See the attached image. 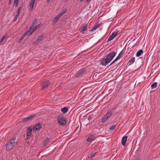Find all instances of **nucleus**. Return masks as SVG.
Returning a JSON list of instances; mask_svg holds the SVG:
<instances>
[{
    "label": "nucleus",
    "mask_w": 160,
    "mask_h": 160,
    "mask_svg": "<svg viewBox=\"0 0 160 160\" xmlns=\"http://www.w3.org/2000/svg\"><path fill=\"white\" fill-rule=\"evenodd\" d=\"M37 115V114L36 113H34L33 114L30 115H29L28 117L23 118L22 119V122H24L30 120L33 118Z\"/></svg>",
    "instance_id": "obj_5"
},
{
    "label": "nucleus",
    "mask_w": 160,
    "mask_h": 160,
    "mask_svg": "<svg viewBox=\"0 0 160 160\" xmlns=\"http://www.w3.org/2000/svg\"><path fill=\"white\" fill-rule=\"evenodd\" d=\"M19 0H14V4L16 5V6H17L18 5V2Z\"/></svg>",
    "instance_id": "obj_30"
},
{
    "label": "nucleus",
    "mask_w": 160,
    "mask_h": 160,
    "mask_svg": "<svg viewBox=\"0 0 160 160\" xmlns=\"http://www.w3.org/2000/svg\"><path fill=\"white\" fill-rule=\"evenodd\" d=\"M123 1V0H119V1H120V2H121V3L122 2L123 3H127V1H126V2H125V1Z\"/></svg>",
    "instance_id": "obj_37"
},
{
    "label": "nucleus",
    "mask_w": 160,
    "mask_h": 160,
    "mask_svg": "<svg viewBox=\"0 0 160 160\" xmlns=\"http://www.w3.org/2000/svg\"><path fill=\"white\" fill-rule=\"evenodd\" d=\"M84 0H80V1L81 2H82V1H83Z\"/></svg>",
    "instance_id": "obj_45"
},
{
    "label": "nucleus",
    "mask_w": 160,
    "mask_h": 160,
    "mask_svg": "<svg viewBox=\"0 0 160 160\" xmlns=\"http://www.w3.org/2000/svg\"><path fill=\"white\" fill-rule=\"evenodd\" d=\"M96 138L95 135H91L88 136L87 140V141L90 142L94 140Z\"/></svg>",
    "instance_id": "obj_6"
},
{
    "label": "nucleus",
    "mask_w": 160,
    "mask_h": 160,
    "mask_svg": "<svg viewBox=\"0 0 160 160\" xmlns=\"http://www.w3.org/2000/svg\"><path fill=\"white\" fill-rule=\"evenodd\" d=\"M5 37L4 36H3L2 37V39L0 41V43H1L2 42V41L5 39Z\"/></svg>",
    "instance_id": "obj_36"
},
{
    "label": "nucleus",
    "mask_w": 160,
    "mask_h": 160,
    "mask_svg": "<svg viewBox=\"0 0 160 160\" xmlns=\"http://www.w3.org/2000/svg\"><path fill=\"white\" fill-rule=\"evenodd\" d=\"M19 15L17 14L16 16H15V17L14 18L13 20V21L14 22H15L16 20H17L18 18L19 17Z\"/></svg>",
    "instance_id": "obj_28"
},
{
    "label": "nucleus",
    "mask_w": 160,
    "mask_h": 160,
    "mask_svg": "<svg viewBox=\"0 0 160 160\" xmlns=\"http://www.w3.org/2000/svg\"><path fill=\"white\" fill-rule=\"evenodd\" d=\"M68 108L67 107L62 108L61 109V111L64 113H65L68 111Z\"/></svg>",
    "instance_id": "obj_20"
},
{
    "label": "nucleus",
    "mask_w": 160,
    "mask_h": 160,
    "mask_svg": "<svg viewBox=\"0 0 160 160\" xmlns=\"http://www.w3.org/2000/svg\"><path fill=\"white\" fill-rule=\"evenodd\" d=\"M35 2V0H32L29 4V6L30 7L29 9L30 11L33 10Z\"/></svg>",
    "instance_id": "obj_10"
},
{
    "label": "nucleus",
    "mask_w": 160,
    "mask_h": 160,
    "mask_svg": "<svg viewBox=\"0 0 160 160\" xmlns=\"http://www.w3.org/2000/svg\"><path fill=\"white\" fill-rule=\"evenodd\" d=\"M89 0H87V2H88Z\"/></svg>",
    "instance_id": "obj_46"
},
{
    "label": "nucleus",
    "mask_w": 160,
    "mask_h": 160,
    "mask_svg": "<svg viewBox=\"0 0 160 160\" xmlns=\"http://www.w3.org/2000/svg\"><path fill=\"white\" fill-rule=\"evenodd\" d=\"M135 58L134 57H132L130 59V60L128 62V63H129V65H131L134 63V62L135 61Z\"/></svg>",
    "instance_id": "obj_17"
},
{
    "label": "nucleus",
    "mask_w": 160,
    "mask_h": 160,
    "mask_svg": "<svg viewBox=\"0 0 160 160\" xmlns=\"http://www.w3.org/2000/svg\"><path fill=\"white\" fill-rule=\"evenodd\" d=\"M118 60L116 59L115 58V59L113 61H112V63L110 64L109 65V66H110L112 64H113L116 61H117Z\"/></svg>",
    "instance_id": "obj_35"
},
{
    "label": "nucleus",
    "mask_w": 160,
    "mask_h": 160,
    "mask_svg": "<svg viewBox=\"0 0 160 160\" xmlns=\"http://www.w3.org/2000/svg\"><path fill=\"white\" fill-rule=\"evenodd\" d=\"M42 127V125L39 123L35 125L33 127V130L34 131L38 130V129L41 128Z\"/></svg>",
    "instance_id": "obj_12"
},
{
    "label": "nucleus",
    "mask_w": 160,
    "mask_h": 160,
    "mask_svg": "<svg viewBox=\"0 0 160 160\" xmlns=\"http://www.w3.org/2000/svg\"><path fill=\"white\" fill-rule=\"evenodd\" d=\"M0 160H2V159H0Z\"/></svg>",
    "instance_id": "obj_47"
},
{
    "label": "nucleus",
    "mask_w": 160,
    "mask_h": 160,
    "mask_svg": "<svg viewBox=\"0 0 160 160\" xmlns=\"http://www.w3.org/2000/svg\"><path fill=\"white\" fill-rule=\"evenodd\" d=\"M121 54H120V53L119 54V55H118V56L117 57V58H116L117 60H118L122 56L121 55Z\"/></svg>",
    "instance_id": "obj_31"
},
{
    "label": "nucleus",
    "mask_w": 160,
    "mask_h": 160,
    "mask_svg": "<svg viewBox=\"0 0 160 160\" xmlns=\"http://www.w3.org/2000/svg\"><path fill=\"white\" fill-rule=\"evenodd\" d=\"M116 54V52L115 51H112L109 53L107 55L106 58L100 60V64L102 66H106L110 62Z\"/></svg>",
    "instance_id": "obj_1"
},
{
    "label": "nucleus",
    "mask_w": 160,
    "mask_h": 160,
    "mask_svg": "<svg viewBox=\"0 0 160 160\" xmlns=\"http://www.w3.org/2000/svg\"><path fill=\"white\" fill-rule=\"evenodd\" d=\"M87 24L82 26V28L79 29L80 32L82 33H84V32L87 29Z\"/></svg>",
    "instance_id": "obj_13"
},
{
    "label": "nucleus",
    "mask_w": 160,
    "mask_h": 160,
    "mask_svg": "<svg viewBox=\"0 0 160 160\" xmlns=\"http://www.w3.org/2000/svg\"><path fill=\"white\" fill-rule=\"evenodd\" d=\"M41 26V24H40L37 26H36L35 27V29H38V28H39Z\"/></svg>",
    "instance_id": "obj_32"
},
{
    "label": "nucleus",
    "mask_w": 160,
    "mask_h": 160,
    "mask_svg": "<svg viewBox=\"0 0 160 160\" xmlns=\"http://www.w3.org/2000/svg\"><path fill=\"white\" fill-rule=\"evenodd\" d=\"M115 127L116 126L115 125H113L112 126L110 127L109 129L111 130H113L115 128Z\"/></svg>",
    "instance_id": "obj_29"
},
{
    "label": "nucleus",
    "mask_w": 160,
    "mask_h": 160,
    "mask_svg": "<svg viewBox=\"0 0 160 160\" xmlns=\"http://www.w3.org/2000/svg\"><path fill=\"white\" fill-rule=\"evenodd\" d=\"M116 107H113L112 109H111L113 110V111H114L116 108Z\"/></svg>",
    "instance_id": "obj_40"
},
{
    "label": "nucleus",
    "mask_w": 160,
    "mask_h": 160,
    "mask_svg": "<svg viewBox=\"0 0 160 160\" xmlns=\"http://www.w3.org/2000/svg\"><path fill=\"white\" fill-rule=\"evenodd\" d=\"M49 142V138H47L45 139L43 142V143L44 144V145L45 146H47V144Z\"/></svg>",
    "instance_id": "obj_21"
},
{
    "label": "nucleus",
    "mask_w": 160,
    "mask_h": 160,
    "mask_svg": "<svg viewBox=\"0 0 160 160\" xmlns=\"http://www.w3.org/2000/svg\"><path fill=\"white\" fill-rule=\"evenodd\" d=\"M143 51L142 49L139 50L137 52L136 54V56L137 57H139L143 53Z\"/></svg>",
    "instance_id": "obj_16"
},
{
    "label": "nucleus",
    "mask_w": 160,
    "mask_h": 160,
    "mask_svg": "<svg viewBox=\"0 0 160 160\" xmlns=\"http://www.w3.org/2000/svg\"><path fill=\"white\" fill-rule=\"evenodd\" d=\"M118 34L117 32H113L112 34L110 36L107 42H108L112 40Z\"/></svg>",
    "instance_id": "obj_8"
},
{
    "label": "nucleus",
    "mask_w": 160,
    "mask_h": 160,
    "mask_svg": "<svg viewBox=\"0 0 160 160\" xmlns=\"http://www.w3.org/2000/svg\"><path fill=\"white\" fill-rule=\"evenodd\" d=\"M44 38V37L43 35H40L39 37L37 38L36 40L35 41V42L36 43H39L42 39H43Z\"/></svg>",
    "instance_id": "obj_14"
},
{
    "label": "nucleus",
    "mask_w": 160,
    "mask_h": 160,
    "mask_svg": "<svg viewBox=\"0 0 160 160\" xmlns=\"http://www.w3.org/2000/svg\"><path fill=\"white\" fill-rule=\"evenodd\" d=\"M28 137H27L26 136V138H25V140H27L28 139Z\"/></svg>",
    "instance_id": "obj_43"
},
{
    "label": "nucleus",
    "mask_w": 160,
    "mask_h": 160,
    "mask_svg": "<svg viewBox=\"0 0 160 160\" xmlns=\"http://www.w3.org/2000/svg\"><path fill=\"white\" fill-rule=\"evenodd\" d=\"M105 115H106V116H107L108 117V118H109L111 116V114L109 113L108 112H107Z\"/></svg>",
    "instance_id": "obj_34"
},
{
    "label": "nucleus",
    "mask_w": 160,
    "mask_h": 160,
    "mask_svg": "<svg viewBox=\"0 0 160 160\" xmlns=\"http://www.w3.org/2000/svg\"><path fill=\"white\" fill-rule=\"evenodd\" d=\"M108 117L106 115H104L102 120V122H103L106 121L108 119Z\"/></svg>",
    "instance_id": "obj_22"
},
{
    "label": "nucleus",
    "mask_w": 160,
    "mask_h": 160,
    "mask_svg": "<svg viewBox=\"0 0 160 160\" xmlns=\"http://www.w3.org/2000/svg\"><path fill=\"white\" fill-rule=\"evenodd\" d=\"M136 160H140V159L139 158H138L136 159Z\"/></svg>",
    "instance_id": "obj_42"
},
{
    "label": "nucleus",
    "mask_w": 160,
    "mask_h": 160,
    "mask_svg": "<svg viewBox=\"0 0 160 160\" xmlns=\"http://www.w3.org/2000/svg\"><path fill=\"white\" fill-rule=\"evenodd\" d=\"M37 19H35L34 20V21L32 22V25L31 26L33 28L35 24L37 22Z\"/></svg>",
    "instance_id": "obj_26"
},
{
    "label": "nucleus",
    "mask_w": 160,
    "mask_h": 160,
    "mask_svg": "<svg viewBox=\"0 0 160 160\" xmlns=\"http://www.w3.org/2000/svg\"><path fill=\"white\" fill-rule=\"evenodd\" d=\"M50 84V82L48 81H46L43 82L41 85V89L42 90L45 89L49 87Z\"/></svg>",
    "instance_id": "obj_4"
},
{
    "label": "nucleus",
    "mask_w": 160,
    "mask_h": 160,
    "mask_svg": "<svg viewBox=\"0 0 160 160\" xmlns=\"http://www.w3.org/2000/svg\"><path fill=\"white\" fill-rule=\"evenodd\" d=\"M32 133V128L31 127H28L27 130L26 136L30 137L31 136Z\"/></svg>",
    "instance_id": "obj_7"
},
{
    "label": "nucleus",
    "mask_w": 160,
    "mask_h": 160,
    "mask_svg": "<svg viewBox=\"0 0 160 160\" xmlns=\"http://www.w3.org/2000/svg\"><path fill=\"white\" fill-rule=\"evenodd\" d=\"M32 28H33L31 26L30 28L26 32H28V33L30 32V33H29V35H31L34 32L33 30L32 32L31 31Z\"/></svg>",
    "instance_id": "obj_24"
},
{
    "label": "nucleus",
    "mask_w": 160,
    "mask_h": 160,
    "mask_svg": "<svg viewBox=\"0 0 160 160\" xmlns=\"http://www.w3.org/2000/svg\"><path fill=\"white\" fill-rule=\"evenodd\" d=\"M67 11V9H65L64 10H63L62 11L60 14H58V15L61 17V16L64 14Z\"/></svg>",
    "instance_id": "obj_25"
},
{
    "label": "nucleus",
    "mask_w": 160,
    "mask_h": 160,
    "mask_svg": "<svg viewBox=\"0 0 160 160\" xmlns=\"http://www.w3.org/2000/svg\"><path fill=\"white\" fill-rule=\"evenodd\" d=\"M60 17H61L58 15H57L56 17H55L53 18V23L52 22V25L54 24H55V23L56 22H57L58 20L59 19V18Z\"/></svg>",
    "instance_id": "obj_15"
},
{
    "label": "nucleus",
    "mask_w": 160,
    "mask_h": 160,
    "mask_svg": "<svg viewBox=\"0 0 160 160\" xmlns=\"http://www.w3.org/2000/svg\"><path fill=\"white\" fill-rule=\"evenodd\" d=\"M128 138V137L127 136H125L122 138V144L123 146H125L126 145Z\"/></svg>",
    "instance_id": "obj_11"
},
{
    "label": "nucleus",
    "mask_w": 160,
    "mask_h": 160,
    "mask_svg": "<svg viewBox=\"0 0 160 160\" xmlns=\"http://www.w3.org/2000/svg\"><path fill=\"white\" fill-rule=\"evenodd\" d=\"M51 0H47V2L48 3L50 2V1Z\"/></svg>",
    "instance_id": "obj_41"
},
{
    "label": "nucleus",
    "mask_w": 160,
    "mask_h": 160,
    "mask_svg": "<svg viewBox=\"0 0 160 160\" xmlns=\"http://www.w3.org/2000/svg\"><path fill=\"white\" fill-rule=\"evenodd\" d=\"M123 50H122L121 52L120 53V54H121V55L122 56L123 55Z\"/></svg>",
    "instance_id": "obj_39"
},
{
    "label": "nucleus",
    "mask_w": 160,
    "mask_h": 160,
    "mask_svg": "<svg viewBox=\"0 0 160 160\" xmlns=\"http://www.w3.org/2000/svg\"><path fill=\"white\" fill-rule=\"evenodd\" d=\"M57 120L59 124L62 125H65L67 122V120L62 115H59L58 118Z\"/></svg>",
    "instance_id": "obj_3"
},
{
    "label": "nucleus",
    "mask_w": 160,
    "mask_h": 160,
    "mask_svg": "<svg viewBox=\"0 0 160 160\" xmlns=\"http://www.w3.org/2000/svg\"><path fill=\"white\" fill-rule=\"evenodd\" d=\"M11 3V0H9V4H10V3Z\"/></svg>",
    "instance_id": "obj_44"
},
{
    "label": "nucleus",
    "mask_w": 160,
    "mask_h": 160,
    "mask_svg": "<svg viewBox=\"0 0 160 160\" xmlns=\"http://www.w3.org/2000/svg\"><path fill=\"white\" fill-rule=\"evenodd\" d=\"M157 86V83L155 82L154 83L152 84L151 87L152 89H154L156 88Z\"/></svg>",
    "instance_id": "obj_23"
},
{
    "label": "nucleus",
    "mask_w": 160,
    "mask_h": 160,
    "mask_svg": "<svg viewBox=\"0 0 160 160\" xmlns=\"http://www.w3.org/2000/svg\"><path fill=\"white\" fill-rule=\"evenodd\" d=\"M100 26L99 24H97L96 25L93 27L92 29L90 30V31L92 32L94 30L98 28Z\"/></svg>",
    "instance_id": "obj_19"
},
{
    "label": "nucleus",
    "mask_w": 160,
    "mask_h": 160,
    "mask_svg": "<svg viewBox=\"0 0 160 160\" xmlns=\"http://www.w3.org/2000/svg\"><path fill=\"white\" fill-rule=\"evenodd\" d=\"M95 154H96V153H94L92 154L91 155V156H90V158H93L95 156Z\"/></svg>",
    "instance_id": "obj_33"
},
{
    "label": "nucleus",
    "mask_w": 160,
    "mask_h": 160,
    "mask_svg": "<svg viewBox=\"0 0 160 160\" xmlns=\"http://www.w3.org/2000/svg\"><path fill=\"white\" fill-rule=\"evenodd\" d=\"M85 71V70L84 68L80 69L76 73V77H78L83 74Z\"/></svg>",
    "instance_id": "obj_9"
},
{
    "label": "nucleus",
    "mask_w": 160,
    "mask_h": 160,
    "mask_svg": "<svg viewBox=\"0 0 160 160\" xmlns=\"http://www.w3.org/2000/svg\"><path fill=\"white\" fill-rule=\"evenodd\" d=\"M113 111L111 109L110 111L109 112H108L110 114H111V115H112V114L113 113Z\"/></svg>",
    "instance_id": "obj_38"
},
{
    "label": "nucleus",
    "mask_w": 160,
    "mask_h": 160,
    "mask_svg": "<svg viewBox=\"0 0 160 160\" xmlns=\"http://www.w3.org/2000/svg\"><path fill=\"white\" fill-rule=\"evenodd\" d=\"M16 139L15 138H13L10 139L8 143H7L6 146V148L7 150H11L15 145V141Z\"/></svg>",
    "instance_id": "obj_2"
},
{
    "label": "nucleus",
    "mask_w": 160,
    "mask_h": 160,
    "mask_svg": "<svg viewBox=\"0 0 160 160\" xmlns=\"http://www.w3.org/2000/svg\"><path fill=\"white\" fill-rule=\"evenodd\" d=\"M22 9V6H21L19 7V8L18 9V14H18L19 15H20V13L21 12V10Z\"/></svg>",
    "instance_id": "obj_27"
},
{
    "label": "nucleus",
    "mask_w": 160,
    "mask_h": 160,
    "mask_svg": "<svg viewBox=\"0 0 160 160\" xmlns=\"http://www.w3.org/2000/svg\"><path fill=\"white\" fill-rule=\"evenodd\" d=\"M28 34V32H26L22 37L18 41V42L20 43L23 40L25 37Z\"/></svg>",
    "instance_id": "obj_18"
}]
</instances>
